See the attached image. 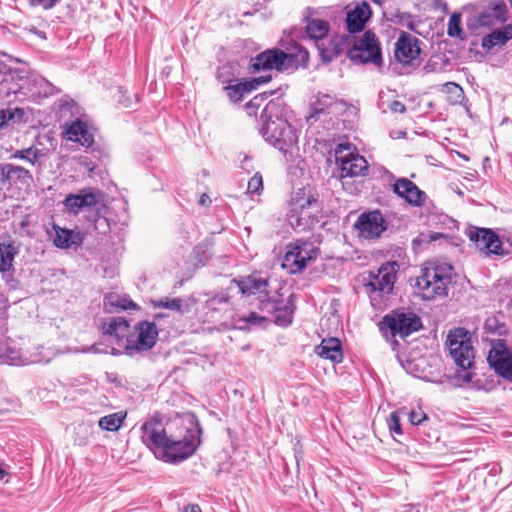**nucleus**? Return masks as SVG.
<instances>
[{"label": "nucleus", "mask_w": 512, "mask_h": 512, "mask_svg": "<svg viewBox=\"0 0 512 512\" xmlns=\"http://www.w3.org/2000/svg\"><path fill=\"white\" fill-rule=\"evenodd\" d=\"M37 35H38L39 37H41V38H44V39L46 38V36H45V33H44V32H37Z\"/></svg>", "instance_id": "338daca9"}, {"label": "nucleus", "mask_w": 512, "mask_h": 512, "mask_svg": "<svg viewBox=\"0 0 512 512\" xmlns=\"http://www.w3.org/2000/svg\"><path fill=\"white\" fill-rule=\"evenodd\" d=\"M104 307L108 312H112L111 308L114 307L127 310L129 308L136 307V305L131 300L120 298L118 295L110 294L104 299Z\"/></svg>", "instance_id": "37998d69"}, {"label": "nucleus", "mask_w": 512, "mask_h": 512, "mask_svg": "<svg viewBox=\"0 0 512 512\" xmlns=\"http://www.w3.org/2000/svg\"><path fill=\"white\" fill-rule=\"evenodd\" d=\"M53 229L55 231L53 243L58 248H76L79 247L83 242V237L79 232L67 228H61L56 224L53 225Z\"/></svg>", "instance_id": "bb28decb"}, {"label": "nucleus", "mask_w": 512, "mask_h": 512, "mask_svg": "<svg viewBox=\"0 0 512 512\" xmlns=\"http://www.w3.org/2000/svg\"><path fill=\"white\" fill-rule=\"evenodd\" d=\"M263 189V180L260 173H256L248 182L247 192L250 194H260Z\"/></svg>", "instance_id": "8fccbe9b"}, {"label": "nucleus", "mask_w": 512, "mask_h": 512, "mask_svg": "<svg viewBox=\"0 0 512 512\" xmlns=\"http://www.w3.org/2000/svg\"><path fill=\"white\" fill-rule=\"evenodd\" d=\"M237 65L233 62H227L219 66L216 71L217 80L223 85H230L236 80Z\"/></svg>", "instance_id": "58836bf2"}, {"label": "nucleus", "mask_w": 512, "mask_h": 512, "mask_svg": "<svg viewBox=\"0 0 512 512\" xmlns=\"http://www.w3.org/2000/svg\"><path fill=\"white\" fill-rule=\"evenodd\" d=\"M507 5L503 0H483L478 4L475 19L479 27H491L506 20Z\"/></svg>", "instance_id": "9b49d317"}, {"label": "nucleus", "mask_w": 512, "mask_h": 512, "mask_svg": "<svg viewBox=\"0 0 512 512\" xmlns=\"http://www.w3.org/2000/svg\"><path fill=\"white\" fill-rule=\"evenodd\" d=\"M384 16L390 22H393L400 26L406 27L412 31L415 30V22L410 13L401 12L399 10H395V11H391V12L385 11Z\"/></svg>", "instance_id": "ea45409f"}, {"label": "nucleus", "mask_w": 512, "mask_h": 512, "mask_svg": "<svg viewBox=\"0 0 512 512\" xmlns=\"http://www.w3.org/2000/svg\"><path fill=\"white\" fill-rule=\"evenodd\" d=\"M288 58V54L279 49H267L255 57L248 64L249 73H259L271 70L280 71Z\"/></svg>", "instance_id": "f8f14e48"}, {"label": "nucleus", "mask_w": 512, "mask_h": 512, "mask_svg": "<svg viewBox=\"0 0 512 512\" xmlns=\"http://www.w3.org/2000/svg\"><path fill=\"white\" fill-rule=\"evenodd\" d=\"M231 285H235L243 296H256L260 301V308L266 303L268 296V280L254 273L239 279H233Z\"/></svg>", "instance_id": "ddd939ff"}, {"label": "nucleus", "mask_w": 512, "mask_h": 512, "mask_svg": "<svg viewBox=\"0 0 512 512\" xmlns=\"http://www.w3.org/2000/svg\"><path fill=\"white\" fill-rule=\"evenodd\" d=\"M389 109L394 113H405L406 112V106L397 100L392 101L388 105Z\"/></svg>", "instance_id": "6e6d98bb"}, {"label": "nucleus", "mask_w": 512, "mask_h": 512, "mask_svg": "<svg viewBox=\"0 0 512 512\" xmlns=\"http://www.w3.org/2000/svg\"><path fill=\"white\" fill-rule=\"evenodd\" d=\"M422 327L420 317L412 312L393 311L384 316L381 322V330L387 328L392 336L399 335L404 338Z\"/></svg>", "instance_id": "0eeeda50"}, {"label": "nucleus", "mask_w": 512, "mask_h": 512, "mask_svg": "<svg viewBox=\"0 0 512 512\" xmlns=\"http://www.w3.org/2000/svg\"><path fill=\"white\" fill-rule=\"evenodd\" d=\"M125 417L126 413L123 412L112 413L101 417L98 425L102 430L114 432L122 426Z\"/></svg>", "instance_id": "4c0bfd02"}, {"label": "nucleus", "mask_w": 512, "mask_h": 512, "mask_svg": "<svg viewBox=\"0 0 512 512\" xmlns=\"http://www.w3.org/2000/svg\"><path fill=\"white\" fill-rule=\"evenodd\" d=\"M210 203H211V199H210V197L207 194L201 195V197L199 199V204L200 205L205 206V205H208Z\"/></svg>", "instance_id": "680f3d73"}, {"label": "nucleus", "mask_w": 512, "mask_h": 512, "mask_svg": "<svg viewBox=\"0 0 512 512\" xmlns=\"http://www.w3.org/2000/svg\"><path fill=\"white\" fill-rule=\"evenodd\" d=\"M366 292L369 294L372 305H376V301L390 294L393 290L396 271L394 264L382 265L377 273L369 272L368 278L365 279Z\"/></svg>", "instance_id": "39448f33"}, {"label": "nucleus", "mask_w": 512, "mask_h": 512, "mask_svg": "<svg viewBox=\"0 0 512 512\" xmlns=\"http://www.w3.org/2000/svg\"><path fill=\"white\" fill-rule=\"evenodd\" d=\"M308 60V51L298 43L290 40V69L306 67Z\"/></svg>", "instance_id": "72a5a7b5"}, {"label": "nucleus", "mask_w": 512, "mask_h": 512, "mask_svg": "<svg viewBox=\"0 0 512 512\" xmlns=\"http://www.w3.org/2000/svg\"><path fill=\"white\" fill-rule=\"evenodd\" d=\"M371 15L372 12L368 3L362 2L356 5L346 13L345 24L347 31L351 34L361 32Z\"/></svg>", "instance_id": "b1692460"}, {"label": "nucleus", "mask_w": 512, "mask_h": 512, "mask_svg": "<svg viewBox=\"0 0 512 512\" xmlns=\"http://www.w3.org/2000/svg\"><path fill=\"white\" fill-rule=\"evenodd\" d=\"M31 6H40L45 10L52 9L60 0H28Z\"/></svg>", "instance_id": "5fc2aeb1"}, {"label": "nucleus", "mask_w": 512, "mask_h": 512, "mask_svg": "<svg viewBox=\"0 0 512 512\" xmlns=\"http://www.w3.org/2000/svg\"><path fill=\"white\" fill-rule=\"evenodd\" d=\"M308 11L310 14L304 17L306 22L305 32L308 38L316 44L328 36L330 25L327 21L314 17L315 11L310 9Z\"/></svg>", "instance_id": "a878e982"}, {"label": "nucleus", "mask_w": 512, "mask_h": 512, "mask_svg": "<svg viewBox=\"0 0 512 512\" xmlns=\"http://www.w3.org/2000/svg\"><path fill=\"white\" fill-rule=\"evenodd\" d=\"M287 128L288 120L273 121L269 120L265 127L264 137L272 146L282 151L284 154L287 152Z\"/></svg>", "instance_id": "4be33fe9"}, {"label": "nucleus", "mask_w": 512, "mask_h": 512, "mask_svg": "<svg viewBox=\"0 0 512 512\" xmlns=\"http://www.w3.org/2000/svg\"><path fill=\"white\" fill-rule=\"evenodd\" d=\"M25 110L19 107H7L0 110V129L10 125L11 123H18L23 120Z\"/></svg>", "instance_id": "e433bc0d"}, {"label": "nucleus", "mask_w": 512, "mask_h": 512, "mask_svg": "<svg viewBox=\"0 0 512 512\" xmlns=\"http://www.w3.org/2000/svg\"><path fill=\"white\" fill-rule=\"evenodd\" d=\"M442 91L449 94V98L452 103H459L464 98L462 87L454 82H447L443 84Z\"/></svg>", "instance_id": "c03bdc74"}, {"label": "nucleus", "mask_w": 512, "mask_h": 512, "mask_svg": "<svg viewBox=\"0 0 512 512\" xmlns=\"http://www.w3.org/2000/svg\"><path fill=\"white\" fill-rule=\"evenodd\" d=\"M355 228L359 231L361 237L373 239L379 237L386 226L381 212L374 210L362 214L355 223Z\"/></svg>", "instance_id": "2eb2a0df"}, {"label": "nucleus", "mask_w": 512, "mask_h": 512, "mask_svg": "<svg viewBox=\"0 0 512 512\" xmlns=\"http://www.w3.org/2000/svg\"><path fill=\"white\" fill-rule=\"evenodd\" d=\"M119 102L126 108L132 107L133 100L130 97H126L122 95L119 99Z\"/></svg>", "instance_id": "052dcab7"}, {"label": "nucleus", "mask_w": 512, "mask_h": 512, "mask_svg": "<svg viewBox=\"0 0 512 512\" xmlns=\"http://www.w3.org/2000/svg\"><path fill=\"white\" fill-rule=\"evenodd\" d=\"M22 80L19 70H12L4 62L0 60V84H5L8 81L15 79Z\"/></svg>", "instance_id": "09e8293b"}, {"label": "nucleus", "mask_w": 512, "mask_h": 512, "mask_svg": "<svg viewBox=\"0 0 512 512\" xmlns=\"http://www.w3.org/2000/svg\"><path fill=\"white\" fill-rule=\"evenodd\" d=\"M104 333L109 336H114L119 342L125 337H129V324L120 317L111 318L108 322L103 324Z\"/></svg>", "instance_id": "2f4dec72"}, {"label": "nucleus", "mask_w": 512, "mask_h": 512, "mask_svg": "<svg viewBox=\"0 0 512 512\" xmlns=\"http://www.w3.org/2000/svg\"><path fill=\"white\" fill-rule=\"evenodd\" d=\"M135 333L129 335L123 346L126 354L148 351L154 347L158 337V329L154 322L140 321L134 327Z\"/></svg>", "instance_id": "423d86ee"}, {"label": "nucleus", "mask_w": 512, "mask_h": 512, "mask_svg": "<svg viewBox=\"0 0 512 512\" xmlns=\"http://www.w3.org/2000/svg\"><path fill=\"white\" fill-rule=\"evenodd\" d=\"M23 350L19 351L8 343L0 342V360L16 366H23L22 364Z\"/></svg>", "instance_id": "c9c22d12"}, {"label": "nucleus", "mask_w": 512, "mask_h": 512, "mask_svg": "<svg viewBox=\"0 0 512 512\" xmlns=\"http://www.w3.org/2000/svg\"><path fill=\"white\" fill-rule=\"evenodd\" d=\"M325 217L319 193L310 184L296 188L290 198V226L299 231L314 228Z\"/></svg>", "instance_id": "f03ea898"}, {"label": "nucleus", "mask_w": 512, "mask_h": 512, "mask_svg": "<svg viewBox=\"0 0 512 512\" xmlns=\"http://www.w3.org/2000/svg\"><path fill=\"white\" fill-rule=\"evenodd\" d=\"M437 63L429 61L424 67L423 71L428 74L436 71Z\"/></svg>", "instance_id": "13d9d810"}, {"label": "nucleus", "mask_w": 512, "mask_h": 512, "mask_svg": "<svg viewBox=\"0 0 512 512\" xmlns=\"http://www.w3.org/2000/svg\"><path fill=\"white\" fill-rule=\"evenodd\" d=\"M33 181L32 173L23 166L0 163V190L11 192L27 187Z\"/></svg>", "instance_id": "9d476101"}, {"label": "nucleus", "mask_w": 512, "mask_h": 512, "mask_svg": "<svg viewBox=\"0 0 512 512\" xmlns=\"http://www.w3.org/2000/svg\"><path fill=\"white\" fill-rule=\"evenodd\" d=\"M427 419V415L422 410H413L409 414V420L413 425H420Z\"/></svg>", "instance_id": "864d4df0"}, {"label": "nucleus", "mask_w": 512, "mask_h": 512, "mask_svg": "<svg viewBox=\"0 0 512 512\" xmlns=\"http://www.w3.org/2000/svg\"><path fill=\"white\" fill-rule=\"evenodd\" d=\"M447 33L450 37L463 38V30L461 28V15L453 13L449 19Z\"/></svg>", "instance_id": "de8ad7c7"}, {"label": "nucleus", "mask_w": 512, "mask_h": 512, "mask_svg": "<svg viewBox=\"0 0 512 512\" xmlns=\"http://www.w3.org/2000/svg\"><path fill=\"white\" fill-rule=\"evenodd\" d=\"M43 346H35L27 347L23 350L22 355V364L30 365V364H39V363H48L50 361V357L46 356L44 353Z\"/></svg>", "instance_id": "f704fd0d"}, {"label": "nucleus", "mask_w": 512, "mask_h": 512, "mask_svg": "<svg viewBox=\"0 0 512 512\" xmlns=\"http://www.w3.org/2000/svg\"><path fill=\"white\" fill-rule=\"evenodd\" d=\"M7 475H8V472L0 467V480H3L4 477Z\"/></svg>", "instance_id": "0e129e2a"}, {"label": "nucleus", "mask_w": 512, "mask_h": 512, "mask_svg": "<svg viewBox=\"0 0 512 512\" xmlns=\"http://www.w3.org/2000/svg\"><path fill=\"white\" fill-rule=\"evenodd\" d=\"M317 249L313 242L297 240L293 249H290V256L294 257L290 265V274L302 271L307 262L316 258Z\"/></svg>", "instance_id": "aec40b11"}, {"label": "nucleus", "mask_w": 512, "mask_h": 512, "mask_svg": "<svg viewBox=\"0 0 512 512\" xmlns=\"http://www.w3.org/2000/svg\"><path fill=\"white\" fill-rule=\"evenodd\" d=\"M16 253L13 245L0 244V272L5 273L11 270Z\"/></svg>", "instance_id": "79ce46f5"}, {"label": "nucleus", "mask_w": 512, "mask_h": 512, "mask_svg": "<svg viewBox=\"0 0 512 512\" xmlns=\"http://www.w3.org/2000/svg\"><path fill=\"white\" fill-rule=\"evenodd\" d=\"M469 238L476 242L480 249H485L488 253L504 255L502 242L498 235L490 229L482 228L470 231Z\"/></svg>", "instance_id": "5701e85b"}, {"label": "nucleus", "mask_w": 512, "mask_h": 512, "mask_svg": "<svg viewBox=\"0 0 512 512\" xmlns=\"http://www.w3.org/2000/svg\"><path fill=\"white\" fill-rule=\"evenodd\" d=\"M20 76L22 80L15 79L13 81H8L5 84H0V96L9 98L11 95L17 96L19 93L24 94L22 90L24 89V83L26 82L25 77L22 75V71H20Z\"/></svg>", "instance_id": "a19ab883"}, {"label": "nucleus", "mask_w": 512, "mask_h": 512, "mask_svg": "<svg viewBox=\"0 0 512 512\" xmlns=\"http://www.w3.org/2000/svg\"><path fill=\"white\" fill-rule=\"evenodd\" d=\"M392 187L393 192L411 206L422 207L427 200V194L408 178L397 179Z\"/></svg>", "instance_id": "f3484780"}, {"label": "nucleus", "mask_w": 512, "mask_h": 512, "mask_svg": "<svg viewBox=\"0 0 512 512\" xmlns=\"http://www.w3.org/2000/svg\"><path fill=\"white\" fill-rule=\"evenodd\" d=\"M186 512H202L201 508L197 504H192L187 507Z\"/></svg>", "instance_id": "e2e57ef3"}, {"label": "nucleus", "mask_w": 512, "mask_h": 512, "mask_svg": "<svg viewBox=\"0 0 512 512\" xmlns=\"http://www.w3.org/2000/svg\"><path fill=\"white\" fill-rule=\"evenodd\" d=\"M272 76L270 74L260 77L244 78L238 80L235 84L226 85L223 90L226 92L227 97L233 103L240 102L243 97L256 90L260 85L270 82Z\"/></svg>", "instance_id": "4468645a"}, {"label": "nucleus", "mask_w": 512, "mask_h": 512, "mask_svg": "<svg viewBox=\"0 0 512 512\" xmlns=\"http://www.w3.org/2000/svg\"><path fill=\"white\" fill-rule=\"evenodd\" d=\"M446 345L455 363L463 368L469 369L473 365L474 348L472 346L470 333L464 328H456L450 331Z\"/></svg>", "instance_id": "20e7f679"}, {"label": "nucleus", "mask_w": 512, "mask_h": 512, "mask_svg": "<svg viewBox=\"0 0 512 512\" xmlns=\"http://www.w3.org/2000/svg\"><path fill=\"white\" fill-rule=\"evenodd\" d=\"M247 324L261 326L264 323H269L267 317L259 316L256 312H250L247 317L242 319Z\"/></svg>", "instance_id": "603ef678"}, {"label": "nucleus", "mask_w": 512, "mask_h": 512, "mask_svg": "<svg viewBox=\"0 0 512 512\" xmlns=\"http://www.w3.org/2000/svg\"><path fill=\"white\" fill-rule=\"evenodd\" d=\"M277 250H278L277 248H274L273 253L275 254V256L283 254V259H282V262H281L280 265H281L282 268H286L287 267V263L286 262L288 261V249L286 247L284 251H279V253H278Z\"/></svg>", "instance_id": "4d7b16f0"}, {"label": "nucleus", "mask_w": 512, "mask_h": 512, "mask_svg": "<svg viewBox=\"0 0 512 512\" xmlns=\"http://www.w3.org/2000/svg\"><path fill=\"white\" fill-rule=\"evenodd\" d=\"M315 353L322 358L331 360L333 363H340L343 359L341 342L334 337L323 339L322 342L315 347Z\"/></svg>", "instance_id": "cd10ccee"}, {"label": "nucleus", "mask_w": 512, "mask_h": 512, "mask_svg": "<svg viewBox=\"0 0 512 512\" xmlns=\"http://www.w3.org/2000/svg\"><path fill=\"white\" fill-rule=\"evenodd\" d=\"M292 297H293V295H290V308H289L290 314L293 312Z\"/></svg>", "instance_id": "69168bd1"}, {"label": "nucleus", "mask_w": 512, "mask_h": 512, "mask_svg": "<svg viewBox=\"0 0 512 512\" xmlns=\"http://www.w3.org/2000/svg\"><path fill=\"white\" fill-rule=\"evenodd\" d=\"M266 110L269 113L270 120H273V121L288 120L287 102L283 95L271 100L267 104Z\"/></svg>", "instance_id": "473e14b6"}, {"label": "nucleus", "mask_w": 512, "mask_h": 512, "mask_svg": "<svg viewBox=\"0 0 512 512\" xmlns=\"http://www.w3.org/2000/svg\"><path fill=\"white\" fill-rule=\"evenodd\" d=\"M348 56L353 61L361 63H374L379 65L382 61L381 48L376 35L366 31L362 38L356 41L348 51Z\"/></svg>", "instance_id": "6e6552de"}, {"label": "nucleus", "mask_w": 512, "mask_h": 512, "mask_svg": "<svg viewBox=\"0 0 512 512\" xmlns=\"http://www.w3.org/2000/svg\"><path fill=\"white\" fill-rule=\"evenodd\" d=\"M261 309L271 313V317L268 318L269 323L282 327L288 326V306L286 304L279 305L277 302L267 300Z\"/></svg>", "instance_id": "c756f323"}, {"label": "nucleus", "mask_w": 512, "mask_h": 512, "mask_svg": "<svg viewBox=\"0 0 512 512\" xmlns=\"http://www.w3.org/2000/svg\"><path fill=\"white\" fill-rule=\"evenodd\" d=\"M252 105H253V102H252V101H250L249 103H247V104H246V108H249V107H250V106H252Z\"/></svg>", "instance_id": "774afa93"}, {"label": "nucleus", "mask_w": 512, "mask_h": 512, "mask_svg": "<svg viewBox=\"0 0 512 512\" xmlns=\"http://www.w3.org/2000/svg\"><path fill=\"white\" fill-rule=\"evenodd\" d=\"M342 146L340 145L336 150V159L340 163L341 177H355L365 175L368 170V163L366 159L359 155L349 152L345 155L342 154Z\"/></svg>", "instance_id": "dca6fc26"}, {"label": "nucleus", "mask_w": 512, "mask_h": 512, "mask_svg": "<svg viewBox=\"0 0 512 512\" xmlns=\"http://www.w3.org/2000/svg\"><path fill=\"white\" fill-rule=\"evenodd\" d=\"M101 197L99 191L93 189H82L77 194H69L64 200L66 210L72 214H78L85 208L94 207Z\"/></svg>", "instance_id": "6ab92c4d"}, {"label": "nucleus", "mask_w": 512, "mask_h": 512, "mask_svg": "<svg viewBox=\"0 0 512 512\" xmlns=\"http://www.w3.org/2000/svg\"><path fill=\"white\" fill-rule=\"evenodd\" d=\"M185 425V435H168L158 416L142 424L141 440L151 450H160L162 459L168 463H179L194 454L200 445L202 429L195 416H190Z\"/></svg>", "instance_id": "f257e3e1"}, {"label": "nucleus", "mask_w": 512, "mask_h": 512, "mask_svg": "<svg viewBox=\"0 0 512 512\" xmlns=\"http://www.w3.org/2000/svg\"><path fill=\"white\" fill-rule=\"evenodd\" d=\"M154 307L165 308L173 311L182 312L183 300L180 298H161L152 302Z\"/></svg>", "instance_id": "49530a36"}, {"label": "nucleus", "mask_w": 512, "mask_h": 512, "mask_svg": "<svg viewBox=\"0 0 512 512\" xmlns=\"http://www.w3.org/2000/svg\"><path fill=\"white\" fill-rule=\"evenodd\" d=\"M49 149L40 148L38 145H32L28 148L14 151L10 156V160H24L40 171L43 169V159L48 158Z\"/></svg>", "instance_id": "393cba45"}, {"label": "nucleus", "mask_w": 512, "mask_h": 512, "mask_svg": "<svg viewBox=\"0 0 512 512\" xmlns=\"http://www.w3.org/2000/svg\"><path fill=\"white\" fill-rule=\"evenodd\" d=\"M512 38V26L508 25L503 29H495L482 39V47L490 50L495 46H502Z\"/></svg>", "instance_id": "7c9ffc66"}, {"label": "nucleus", "mask_w": 512, "mask_h": 512, "mask_svg": "<svg viewBox=\"0 0 512 512\" xmlns=\"http://www.w3.org/2000/svg\"><path fill=\"white\" fill-rule=\"evenodd\" d=\"M487 361L496 374L505 380L512 381V349L504 339L492 341Z\"/></svg>", "instance_id": "1a4fd4ad"}, {"label": "nucleus", "mask_w": 512, "mask_h": 512, "mask_svg": "<svg viewBox=\"0 0 512 512\" xmlns=\"http://www.w3.org/2000/svg\"><path fill=\"white\" fill-rule=\"evenodd\" d=\"M389 430L393 434L401 435L402 429L400 424V417L397 412H392L387 419Z\"/></svg>", "instance_id": "3c124183"}, {"label": "nucleus", "mask_w": 512, "mask_h": 512, "mask_svg": "<svg viewBox=\"0 0 512 512\" xmlns=\"http://www.w3.org/2000/svg\"><path fill=\"white\" fill-rule=\"evenodd\" d=\"M452 266L446 263H429L417 277L416 287L425 300H432L447 294V285L451 281Z\"/></svg>", "instance_id": "7ed1b4c3"}, {"label": "nucleus", "mask_w": 512, "mask_h": 512, "mask_svg": "<svg viewBox=\"0 0 512 512\" xmlns=\"http://www.w3.org/2000/svg\"><path fill=\"white\" fill-rule=\"evenodd\" d=\"M68 139L71 141L79 142L81 145L90 147L94 138L88 131L86 123L77 120L73 122L67 129Z\"/></svg>", "instance_id": "c85d7f7f"}, {"label": "nucleus", "mask_w": 512, "mask_h": 512, "mask_svg": "<svg viewBox=\"0 0 512 512\" xmlns=\"http://www.w3.org/2000/svg\"><path fill=\"white\" fill-rule=\"evenodd\" d=\"M350 38L348 35H333L331 38L316 43V47L324 62H331L334 58L339 56L345 48L350 45Z\"/></svg>", "instance_id": "412c9836"}, {"label": "nucleus", "mask_w": 512, "mask_h": 512, "mask_svg": "<svg viewBox=\"0 0 512 512\" xmlns=\"http://www.w3.org/2000/svg\"><path fill=\"white\" fill-rule=\"evenodd\" d=\"M334 98L328 94L320 95L316 102L312 105V114L309 118L314 117L317 114L324 113L333 104Z\"/></svg>", "instance_id": "a18cd8bd"}, {"label": "nucleus", "mask_w": 512, "mask_h": 512, "mask_svg": "<svg viewBox=\"0 0 512 512\" xmlns=\"http://www.w3.org/2000/svg\"><path fill=\"white\" fill-rule=\"evenodd\" d=\"M294 457H295V460H296V464H297V467L299 468V465H300V453H301V447L299 445V442H297L295 445H294Z\"/></svg>", "instance_id": "bf43d9fd"}, {"label": "nucleus", "mask_w": 512, "mask_h": 512, "mask_svg": "<svg viewBox=\"0 0 512 512\" xmlns=\"http://www.w3.org/2000/svg\"><path fill=\"white\" fill-rule=\"evenodd\" d=\"M419 39L415 36L401 32L395 43V58L403 63L409 64L420 55Z\"/></svg>", "instance_id": "a211bd4d"}]
</instances>
